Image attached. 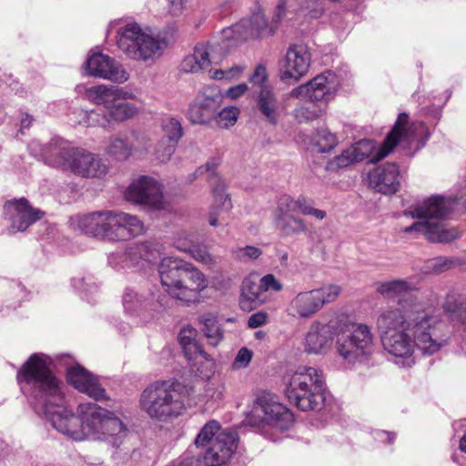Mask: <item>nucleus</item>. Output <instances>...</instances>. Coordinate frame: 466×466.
<instances>
[{
	"instance_id": "f257e3e1",
	"label": "nucleus",
	"mask_w": 466,
	"mask_h": 466,
	"mask_svg": "<svg viewBox=\"0 0 466 466\" xmlns=\"http://www.w3.org/2000/svg\"><path fill=\"white\" fill-rule=\"evenodd\" d=\"M48 356L35 353L18 370L16 379L22 392L37 413H43L52 426L73 441H95L119 447L127 428L111 410L95 402H83L77 416L66 406L63 383L51 371Z\"/></svg>"
},
{
	"instance_id": "f03ea898",
	"label": "nucleus",
	"mask_w": 466,
	"mask_h": 466,
	"mask_svg": "<svg viewBox=\"0 0 466 466\" xmlns=\"http://www.w3.org/2000/svg\"><path fill=\"white\" fill-rule=\"evenodd\" d=\"M377 328L384 350L404 367L414 363L415 348L432 355L449 339L439 317L412 296L400 299L397 307L382 310L377 319Z\"/></svg>"
},
{
	"instance_id": "7ed1b4c3",
	"label": "nucleus",
	"mask_w": 466,
	"mask_h": 466,
	"mask_svg": "<svg viewBox=\"0 0 466 466\" xmlns=\"http://www.w3.org/2000/svg\"><path fill=\"white\" fill-rule=\"evenodd\" d=\"M336 335L338 356L350 367L369 365L375 353V335L365 323L313 321L304 337L308 354L323 355L330 350Z\"/></svg>"
},
{
	"instance_id": "20e7f679",
	"label": "nucleus",
	"mask_w": 466,
	"mask_h": 466,
	"mask_svg": "<svg viewBox=\"0 0 466 466\" xmlns=\"http://www.w3.org/2000/svg\"><path fill=\"white\" fill-rule=\"evenodd\" d=\"M158 274L164 291L185 305L199 302L201 293L208 286V280L203 272L193 264L177 257L162 258Z\"/></svg>"
},
{
	"instance_id": "39448f33",
	"label": "nucleus",
	"mask_w": 466,
	"mask_h": 466,
	"mask_svg": "<svg viewBox=\"0 0 466 466\" xmlns=\"http://www.w3.org/2000/svg\"><path fill=\"white\" fill-rule=\"evenodd\" d=\"M41 156L48 165L85 178H101L108 172L107 164L98 155L73 147L61 137L45 145Z\"/></svg>"
},
{
	"instance_id": "423d86ee",
	"label": "nucleus",
	"mask_w": 466,
	"mask_h": 466,
	"mask_svg": "<svg viewBox=\"0 0 466 466\" xmlns=\"http://www.w3.org/2000/svg\"><path fill=\"white\" fill-rule=\"evenodd\" d=\"M451 208V202L443 197L432 196L410 206L403 214L406 217L421 219L406 227L402 231L409 233H420L431 242H451L460 238L457 229L447 228L441 218Z\"/></svg>"
},
{
	"instance_id": "0eeeda50",
	"label": "nucleus",
	"mask_w": 466,
	"mask_h": 466,
	"mask_svg": "<svg viewBox=\"0 0 466 466\" xmlns=\"http://www.w3.org/2000/svg\"><path fill=\"white\" fill-rule=\"evenodd\" d=\"M431 134L426 125L421 121H415L409 125V116L400 113L386 137L384 142L377 147L376 143L370 139H362L350 147L357 162L370 158V162H378L386 157L400 141L411 143L418 141L423 147Z\"/></svg>"
},
{
	"instance_id": "6e6552de",
	"label": "nucleus",
	"mask_w": 466,
	"mask_h": 466,
	"mask_svg": "<svg viewBox=\"0 0 466 466\" xmlns=\"http://www.w3.org/2000/svg\"><path fill=\"white\" fill-rule=\"evenodd\" d=\"M184 387L175 380H156L147 386L139 399L141 410L152 420L167 421L186 410Z\"/></svg>"
},
{
	"instance_id": "1a4fd4ad",
	"label": "nucleus",
	"mask_w": 466,
	"mask_h": 466,
	"mask_svg": "<svg viewBox=\"0 0 466 466\" xmlns=\"http://www.w3.org/2000/svg\"><path fill=\"white\" fill-rule=\"evenodd\" d=\"M323 371L312 366H299L290 375L285 394L290 404L303 411L319 410L325 402Z\"/></svg>"
},
{
	"instance_id": "9d476101",
	"label": "nucleus",
	"mask_w": 466,
	"mask_h": 466,
	"mask_svg": "<svg viewBox=\"0 0 466 466\" xmlns=\"http://www.w3.org/2000/svg\"><path fill=\"white\" fill-rule=\"evenodd\" d=\"M116 45L129 59L144 63H154L163 50L161 42L150 29L143 28L135 22L117 29Z\"/></svg>"
},
{
	"instance_id": "9b49d317",
	"label": "nucleus",
	"mask_w": 466,
	"mask_h": 466,
	"mask_svg": "<svg viewBox=\"0 0 466 466\" xmlns=\"http://www.w3.org/2000/svg\"><path fill=\"white\" fill-rule=\"evenodd\" d=\"M340 291V288L337 285H326L310 290L299 291L289 301L286 313L296 319H311L325 305L333 302Z\"/></svg>"
},
{
	"instance_id": "f8f14e48",
	"label": "nucleus",
	"mask_w": 466,
	"mask_h": 466,
	"mask_svg": "<svg viewBox=\"0 0 466 466\" xmlns=\"http://www.w3.org/2000/svg\"><path fill=\"white\" fill-rule=\"evenodd\" d=\"M161 258L158 245L152 243H135L124 251L111 253L108 263L116 270L126 268H144L147 264L156 263Z\"/></svg>"
},
{
	"instance_id": "ddd939ff",
	"label": "nucleus",
	"mask_w": 466,
	"mask_h": 466,
	"mask_svg": "<svg viewBox=\"0 0 466 466\" xmlns=\"http://www.w3.org/2000/svg\"><path fill=\"white\" fill-rule=\"evenodd\" d=\"M254 416L260 418L262 422L281 431L287 430L293 422V415L284 406L277 395L263 391L259 393L254 404Z\"/></svg>"
},
{
	"instance_id": "4468645a",
	"label": "nucleus",
	"mask_w": 466,
	"mask_h": 466,
	"mask_svg": "<svg viewBox=\"0 0 466 466\" xmlns=\"http://www.w3.org/2000/svg\"><path fill=\"white\" fill-rule=\"evenodd\" d=\"M126 99H116L107 111L81 110L83 123L88 127L108 128L112 123H122L133 118L138 113V108Z\"/></svg>"
},
{
	"instance_id": "2eb2a0df",
	"label": "nucleus",
	"mask_w": 466,
	"mask_h": 466,
	"mask_svg": "<svg viewBox=\"0 0 466 466\" xmlns=\"http://www.w3.org/2000/svg\"><path fill=\"white\" fill-rule=\"evenodd\" d=\"M198 331L191 326L180 329L178 340L185 357L201 375L208 377L214 370L215 360L197 341Z\"/></svg>"
},
{
	"instance_id": "dca6fc26",
	"label": "nucleus",
	"mask_w": 466,
	"mask_h": 466,
	"mask_svg": "<svg viewBox=\"0 0 466 466\" xmlns=\"http://www.w3.org/2000/svg\"><path fill=\"white\" fill-rule=\"evenodd\" d=\"M84 69L88 76L118 84H123L129 78V74L119 62L102 53L92 54L86 59Z\"/></svg>"
},
{
	"instance_id": "f3484780",
	"label": "nucleus",
	"mask_w": 466,
	"mask_h": 466,
	"mask_svg": "<svg viewBox=\"0 0 466 466\" xmlns=\"http://www.w3.org/2000/svg\"><path fill=\"white\" fill-rule=\"evenodd\" d=\"M128 201L148 206L156 209L164 208L160 184L154 178L144 176L134 180L126 191Z\"/></svg>"
},
{
	"instance_id": "a211bd4d",
	"label": "nucleus",
	"mask_w": 466,
	"mask_h": 466,
	"mask_svg": "<svg viewBox=\"0 0 466 466\" xmlns=\"http://www.w3.org/2000/svg\"><path fill=\"white\" fill-rule=\"evenodd\" d=\"M336 86L335 75L330 71H327L317 76L307 84L294 88L289 96L312 103L327 102L333 96Z\"/></svg>"
},
{
	"instance_id": "6ab92c4d",
	"label": "nucleus",
	"mask_w": 466,
	"mask_h": 466,
	"mask_svg": "<svg viewBox=\"0 0 466 466\" xmlns=\"http://www.w3.org/2000/svg\"><path fill=\"white\" fill-rule=\"evenodd\" d=\"M5 211L10 222L9 231L12 233L26 230L44 215L41 209L32 207L25 198L6 202Z\"/></svg>"
},
{
	"instance_id": "aec40b11",
	"label": "nucleus",
	"mask_w": 466,
	"mask_h": 466,
	"mask_svg": "<svg viewBox=\"0 0 466 466\" xmlns=\"http://www.w3.org/2000/svg\"><path fill=\"white\" fill-rule=\"evenodd\" d=\"M311 56L309 48L304 44L291 45L282 60L280 66V77L282 80H299L309 68Z\"/></svg>"
},
{
	"instance_id": "412c9836",
	"label": "nucleus",
	"mask_w": 466,
	"mask_h": 466,
	"mask_svg": "<svg viewBox=\"0 0 466 466\" xmlns=\"http://www.w3.org/2000/svg\"><path fill=\"white\" fill-rule=\"evenodd\" d=\"M111 210H101L71 218V226L80 232L109 240Z\"/></svg>"
},
{
	"instance_id": "4be33fe9",
	"label": "nucleus",
	"mask_w": 466,
	"mask_h": 466,
	"mask_svg": "<svg viewBox=\"0 0 466 466\" xmlns=\"http://www.w3.org/2000/svg\"><path fill=\"white\" fill-rule=\"evenodd\" d=\"M237 432H225L217 436L208 446L203 461L206 466H226L238 447Z\"/></svg>"
},
{
	"instance_id": "5701e85b",
	"label": "nucleus",
	"mask_w": 466,
	"mask_h": 466,
	"mask_svg": "<svg viewBox=\"0 0 466 466\" xmlns=\"http://www.w3.org/2000/svg\"><path fill=\"white\" fill-rule=\"evenodd\" d=\"M110 241L126 240L144 233L143 222L136 216L111 210Z\"/></svg>"
},
{
	"instance_id": "b1692460",
	"label": "nucleus",
	"mask_w": 466,
	"mask_h": 466,
	"mask_svg": "<svg viewBox=\"0 0 466 466\" xmlns=\"http://www.w3.org/2000/svg\"><path fill=\"white\" fill-rule=\"evenodd\" d=\"M370 187L376 191L391 195L400 189V170L395 163H385L376 167L368 175Z\"/></svg>"
},
{
	"instance_id": "393cba45",
	"label": "nucleus",
	"mask_w": 466,
	"mask_h": 466,
	"mask_svg": "<svg viewBox=\"0 0 466 466\" xmlns=\"http://www.w3.org/2000/svg\"><path fill=\"white\" fill-rule=\"evenodd\" d=\"M78 92L84 89V96L90 103L102 106L101 111H107L116 99H132L135 96L132 92L111 85H96L89 87L78 86Z\"/></svg>"
},
{
	"instance_id": "a878e982",
	"label": "nucleus",
	"mask_w": 466,
	"mask_h": 466,
	"mask_svg": "<svg viewBox=\"0 0 466 466\" xmlns=\"http://www.w3.org/2000/svg\"><path fill=\"white\" fill-rule=\"evenodd\" d=\"M66 378L69 384L90 398L96 400L106 399V390L100 386L97 379L84 367L78 364L69 367Z\"/></svg>"
},
{
	"instance_id": "bb28decb",
	"label": "nucleus",
	"mask_w": 466,
	"mask_h": 466,
	"mask_svg": "<svg viewBox=\"0 0 466 466\" xmlns=\"http://www.w3.org/2000/svg\"><path fill=\"white\" fill-rule=\"evenodd\" d=\"M174 245L178 250L187 253L198 262L205 265L215 263L213 256L205 246L198 244V235L193 232L182 231L178 233Z\"/></svg>"
},
{
	"instance_id": "cd10ccee",
	"label": "nucleus",
	"mask_w": 466,
	"mask_h": 466,
	"mask_svg": "<svg viewBox=\"0 0 466 466\" xmlns=\"http://www.w3.org/2000/svg\"><path fill=\"white\" fill-rule=\"evenodd\" d=\"M267 300L268 295L263 291L259 283L250 278L243 280L239 298V306L243 310L252 311L266 303Z\"/></svg>"
},
{
	"instance_id": "c85d7f7f",
	"label": "nucleus",
	"mask_w": 466,
	"mask_h": 466,
	"mask_svg": "<svg viewBox=\"0 0 466 466\" xmlns=\"http://www.w3.org/2000/svg\"><path fill=\"white\" fill-rule=\"evenodd\" d=\"M258 110L271 124H276L279 116L280 102L269 86H264L257 95Z\"/></svg>"
},
{
	"instance_id": "c756f323",
	"label": "nucleus",
	"mask_w": 466,
	"mask_h": 466,
	"mask_svg": "<svg viewBox=\"0 0 466 466\" xmlns=\"http://www.w3.org/2000/svg\"><path fill=\"white\" fill-rule=\"evenodd\" d=\"M211 62L210 46L198 44L195 46L194 53L183 59L180 66L181 70L186 73H197L208 68Z\"/></svg>"
},
{
	"instance_id": "7c9ffc66",
	"label": "nucleus",
	"mask_w": 466,
	"mask_h": 466,
	"mask_svg": "<svg viewBox=\"0 0 466 466\" xmlns=\"http://www.w3.org/2000/svg\"><path fill=\"white\" fill-rule=\"evenodd\" d=\"M274 224L280 235L286 238L304 234L308 231L304 219L295 215L274 217Z\"/></svg>"
},
{
	"instance_id": "2f4dec72",
	"label": "nucleus",
	"mask_w": 466,
	"mask_h": 466,
	"mask_svg": "<svg viewBox=\"0 0 466 466\" xmlns=\"http://www.w3.org/2000/svg\"><path fill=\"white\" fill-rule=\"evenodd\" d=\"M196 100L213 119L221 106L223 96L217 86H210L204 87Z\"/></svg>"
},
{
	"instance_id": "473e14b6",
	"label": "nucleus",
	"mask_w": 466,
	"mask_h": 466,
	"mask_svg": "<svg viewBox=\"0 0 466 466\" xmlns=\"http://www.w3.org/2000/svg\"><path fill=\"white\" fill-rule=\"evenodd\" d=\"M212 194L214 204L209 213L208 222L210 226L216 227L218 225V216L220 212H228L232 208V204L226 194L224 183L218 182L216 187H213Z\"/></svg>"
},
{
	"instance_id": "72a5a7b5",
	"label": "nucleus",
	"mask_w": 466,
	"mask_h": 466,
	"mask_svg": "<svg viewBox=\"0 0 466 466\" xmlns=\"http://www.w3.org/2000/svg\"><path fill=\"white\" fill-rule=\"evenodd\" d=\"M415 289L414 285L405 279H393L380 282L377 286V292L384 298L393 299L402 297Z\"/></svg>"
},
{
	"instance_id": "f704fd0d",
	"label": "nucleus",
	"mask_w": 466,
	"mask_h": 466,
	"mask_svg": "<svg viewBox=\"0 0 466 466\" xmlns=\"http://www.w3.org/2000/svg\"><path fill=\"white\" fill-rule=\"evenodd\" d=\"M199 322L202 325L201 330L208 339V343L217 346L223 339V329L218 321L212 314H204L199 317Z\"/></svg>"
},
{
	"instance_id": "c9c22d12",
	"label": "nucleus",
	"mask_w": 466,
	"mask_h": 466,
	"mask_svg": "<svg viewBox=\"0 0 466 466\" xmlns=\"http://www.w3.org/2000/svg\"><path fill=\"white\" fill-rule=\"evenodd\" d=\"M106 153L116 160H126L133 155V147L121 137H110L106 142Z\"/></svg>"
},
{
	"instance_id": "e433bc0d",
	"label": "nucleus",
	"mask_w": 466,
	"mask_h": 466,
	"mask_svg": "<svg viewBox=\"0 0 466 466\" xmlns=\"http://www.w3.org/2000/svg\"><path fill=\"white\" fill-rule=\"evenodd\" d=\"M225 432H234L230 430L221 431L220 424L217 420H209L200 430L195 439L197 447H208L212 445L218 435Z\"/></svg>"
},
{
	"instance_id": "4c0bfd02",
	"label": "nucleus",
	"mask_w": 466,
	"mask_h": 466,
	"mask_svg": "<svg viewBox=\"0 0 466 466\" xmlns=\"http://www.w3.org/2000/svg\"><path fill=\"white\" fill-rule=\"evenodd\" d=\"M339 144L338 137L329 130L322 128L311 136V145L319 153L329 152Z\"/></svg>"
},
{
	"instance_id": "58836bf2",
	"label": "nucleus",
	"mask_w": 466,
	"mask_h": 466,
	"mask_svg": "<svg viewBox=\"0 0 466 466\" xmlns=\"http://www.w3.org/2000/svg\"><path fill=\"white\" fill-rule=\"evenodd\" d=\"M145 297L134 288H127L123 293L122 303L126 313L137 315L145 306Z\"/></svg>"
},
{
	"instance_id": "ea45409f",
	"label": "nucleus",
	"mask_w": 466,
	"mask_h": 466,
	"mask_svg": "<svg viewBox=\"0 0 466 466\" xmlns=\"http://www.w3.org/2000/svg\"><path fill=\"white\" fill-rule=\"evenodd\" d=\"M223 35L225 38L230 39L236 43L247 41L248 38L254 37L247 18L225 29Z\"/></svg>"
},
{
	"instance_id": "a19ab883",
	"label": "nucleus",
	"mask_w": 466,
	"mask_h": 466,
	"mask_svg": "<svg viewBox=\"0 0 466 466\" xmlns=\"http://www.w3.org/2000/svg\"><path fill=\"white\" fill-rule=\"evenodd\" d=\"M303 196L300 195L294 198L289 195L281 196L279 199L274 217L293 216V212L299 211V205Z\"/></svg>"
},
{
	"instance_id": "79ce46f5",
	"label": "nucleus",
	"mask_w": 466,
	"mask_h": 466,
	"mask_svg": "<svg viewBox=\"0 0 466 466\" xmlns=\"http://www.w3.org/2000/svg\"><path fill=\"white\" fill-rule=\"evenodd\" d=\"M162 130L167 137L168 142L177 144L183 137V128L178 119L171 116H167L161 122Z\"/></svg>"
},
{
	"instance_id": "37998d69",
	"label": "nucleus",
	"mask_w": 466,
	"mask_h": 466,
	"mask_svg": "<svg viewBox=\"0 0 466 466\" xmlns=\"http://www.w3.org/2000/svg\"><path fill=\"white\" fill-rule=\"evenodd\" d=\"M356 162L357 161L349 147L339 155L335 156L333 158L327 162L326 170L336 172L341 168H346Z\"/></svg>"
},
{
	"instance_id": "c03bdc74",
	"label": "nucleus",
	"mask_w": 466,
	"mask_h": 466,
	"mask_svg": "<svg viewBox=\"0 0 466 466\" xmlns=\"http://www.w3.org/2000/svg\"><path fill=\"white\" fill-rule=\"evenodd\" d=\"M262 250L254 246L237 247L231 249V256L235 260L248 262L258 258Z\"/></svg>"
},
{
	"instance_id": "a18cd8bd",
	"label": "nucleus",
	"mask_w": 466,
	"mask_h": 466,
	"mask_svg": "<svg viewBox=\"0 0 466 466\" xmlns=\"http://www.w3.org/2000/svg\"><path fill=\"white\" fill-rule=\"evenodd\" d=\"M254 37L261 36L266 34H271L268 30V20L262 12L254 13L249 18H247Z\"/></svg>"
},
{
	"instance_id": "49530a36",
	"label": "nucleus",
	"mask_w": 466,
	"mask_h": 466,
	"mask_svg": "<svg viewBox=\"0 0 466 466\" xmlns=\"http://www.w3.org/2000/svg\"><path fill=\"white\" fill-rule=\"evenodd\" d=\"M239 110L236 106H227L218 111L215 119L218 127L228 128L235 125L238 120Z\"/></svg>"
},
{
	"instance_id": "de8ad7c7",
	"label": "nucleus",
	"mask_w": 466,
	"mask_h": 466,
	"mask_svg": "<svg viewBox=\"0 0 466 466\" xmlns=\"http://www.w3.org/2000/svg\"><path fill=\"white\" fill-rule=\"evenodd\" d=\"M324 114V109L315 106H299L294 110V117L300 123L313 121Z\"/></svg>"
},
{
	"instance_id": "09e8293b",
	"label": "nucleus",
	"mask_w": 466,
	"mask_h": 466,
	"mask_svg": "<svg viewBox=\"0 0 466 466\" xmlns=\"http://www.w3.org/2000/svg\"><path fill=\"white\" fill-rule=\"evenodd\" d=\"M188 119L193 124H207L211 120V117L208 115V113L202 108L199 103L195 100L189 106L188 109Z\"/></svg>"
},
{
	"instance_id": "8fccbe9b",
	"label": "nucleus",
	"mask_w": 466,
	"mask_h": 466,
	"mask_svg": "<svg viewBox=\"0 0 466 466\" xmlns=\"http://www.w3.org/2000/svg\"><path fill=\"white\" fill-rule=\"evenodd\" d=\"M454 264L452 258L438 257L428 261L427 268L432 273L439 274L451 268Z\"/></svg>"
},
{
	"instance_id": "3c124183",
	"label": "nucleus",
	"mask_w": 466,
	"mask_h": 466,
	"mask_svg": "<svg viewBox=\"0 0 466 466\" xmlns=\"http://www.w3.org/2000/svg\"><path fill=\"white\" fill-rule=\"evenodd\" d=\"M299 212L303 216H310L317 220H322L327 216L326 211L314 208L313 202L304 196L299 205Z\"/></svg>"
},
{
	"instance_id": "603ef678",
	"label": "nucleus",
	"mask_w": 466,
	"mask_h": 466,
	"mask_svg": "<svg viewBox=\"0 0 466 466\" xmlns=\"http://www.w3.org/2000/svg\"><path fill=\"white\" fill-rule=\"evenodd\" d=\"M246 69L245 66L237 65L226 70H215L210 76L211 78L217 80L222 79H234L239 77L244 70Z\"/></svg>"
},
{
	"instance_id": "864d4df0",
	"label": "nucleus",
	"mask_w": 466,
	"mask_h": 466,
	"mask_svg": "<svg viewBox=\"0 0 466 466\" xmlns=\"http://www.w3.org/2000/svg\"><path fill=\"white\" fill-rule=\"evenodd\" d=\"M252 357L253 352L250 350L246 347L241 348L231 363V370H238L247 368L250 363Z\"/></svg>"
},
{
	"instance_id": "5fc2aeb1",
	"label": "nucleus",
	"mask_w": 466,
	"mask_h": 466,
	"mask_svg": "<svg viewBox=\"0 0 466 466\" xmlns=\"http://www.w3.org/2000/svg\"><path fill=\"white\" fill-rule=\"evenodd\" d=\"M133 143L131 146L133 147V154L136 152L147 153L150 147V139L146 133L133 131Z\"/></svg>"
},
{
	"instance_id": "6e6d98bb",
	"label": "nucleus",
	"mask_w": 466,
	"mask_h": 466,
	"mask_svg": "<svg viewBox=\"0 0 466 466\" xmlns=\"http://www.w3.org/2000/svg\"><path fill=\"white\" fill-rule=\"evenodd\" d=\"M259 285L266 294L269 289L280 291L283 289V285L272 274H267L262 277Z\"/></svg>"
},
{
	"instance_id": "4d7b16f0",
	"label": "nucleus",
	"mask_w": 466,
	"mask_h": 466,
	"mask_svg": "<svg viewBox=\"0 0 466 466\" xmlns=\"http://www.w3.org/2000/svg\"><path fill=\"white\" fill-rule=\"evenodd\" d=\"M177 144L170 143L167 146L159 145V147L156 149L155 154L157 160L160 162H167L169 160L171 156L174 154Z\"/></svg>"
},
{
	"instance_id": "13d9d810",
	"label": "nucleus",
	"mask_w": 466,
	"mask_h": 466,
	"mask_svg": "<svg viewBox=\"0 0 466 466\" xmlns=\"http://www.w3.org/2000/svg\"><path fill=\"white\" fill-rule=\"evenodd\" d=\"M267 69L262 65H258L249 77L250 83H252L254 86H260V88L265 86L264 83L267 81Z\"/></svg>"
},
{
	"instance_id": "bf43d9fd",
	"label": "nucleus",
	"mask_w": 466,
	"mask_h": 466,
	"mask_svg": "<svg viewBox=\"0 0 466 466\" xmlns=\"http://www.w3.org/2000/svg\"><path fill=\"white\" fill-rule=\"evenodd\" d=\"M198 460L191 454L190 451L185 452L177 460L172 461L168 466H197Z\"/></svg>"
},
{
	"instance_id": "052dcab7",
	"label": "nucleus",
	"mask_w": 466,
	"mask_h": 466,
	"mask_svg": "<svg viewBox=\"0 0 466 466\" xmlns=\"http://www.w3.org/2000/svg\"><path fill=\"white\" fill-rule=\"evenodd\" d=\"M268 314L265 312H257L252 314L248 320V325L251 329L258 328L267 322Z\"/></svg>"
},
{
	"instance_id": "680f3d73",
	"label": "nucleus",
	"mask_w": 466,
	"mask_h": 466,
	"mask_svg": "<svg viewBox=\"0 0 466 466\" xmlns=\"http://www.w3.org/2000/svg\"><path fill=\"white\" fill-rule=\"evenodd\" d=\"M248 90V85L245 83L238 84L227 90V96L231 99H237L243 96Z\"/></svg>"
},
{
	"instance_id": "e2e57ef3",
	"label": "nucleus",
	"mask_w": 466,
	"mask_h": 466,
	"mask_svg": "<svg viewBox=\"0 0 466 466\" xmlns=\"http://www.w3.org/2000/svg\"><path fill=\"white\" fill-rule=\"evenodd\" d=\"M168 12L172 15H178L184 9L183 0H168Z\"/></svg>"
},
{
	"instance_id": "0e129e2a",
	"label": "nucleus",
	"mask_w": 466,
	"mask_h": 466,
	"mask_svg": "<svg viewBox=\"0 0 466 466\" xmlns=\"http://www.w3.org/2000/svg\"><path fill=\"white\" fill-rule=\"evenodd\" d=\"M74 289L79 291H88L91 289V286L86 283V279L83 277H75L71 280Z\"/></svg>"
},
{
	"instance_id": "69168bd1",
	"label": "nucleus",
	"mask_w": 466,
	"mask_h": 466,
	"mask_svg": "<svg viewBox=\"0 0 466 466\" xmlns=\"http://www.w3.org/2000/svg\"><path fill=\"white\" fill-rule=\"evenodd\" d=\"M285 8L286 0H281L276 7L275 15L273 16L274 22L279 23L281 20V18L285 15Z\"/></svg>"
},
{
	"instance_id": "338daca9",
	"label": "nucleus",
	"mask_w": 466,
	"mask_h": 466,
	"mask_svg": "<svg viewBox=\"0 0 466 466\" xmlns=\"http://www.w3.org/2000/svg\"><path fill=\"white\" fill-rule=\"evenodd\" d=\"M277 255H278L280 265L282 267L287 268L289 266V253L286 250H279Z\"/></svg>"
},
{
	"instance_id": "774afa93",
	"label": "nucleus",
	"mask_w": 466,
	"mask_h": 466,
	"mask_svg": "<svg viewBox=\"0 0 466 466\" xmlns=\"http://www.w3.org/2000/svg\"><path fill=\"white\" fill-rule=\"evenodd\" d=\"M376 437L380 439L386 438L389 443H392L395 439L394 433L387 431H377Z\"/></svg>"
}]
</instances>
